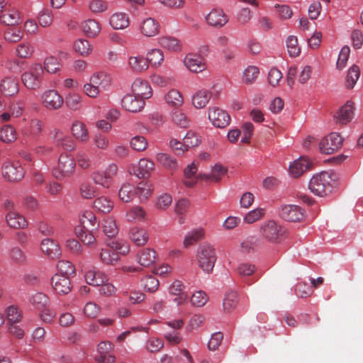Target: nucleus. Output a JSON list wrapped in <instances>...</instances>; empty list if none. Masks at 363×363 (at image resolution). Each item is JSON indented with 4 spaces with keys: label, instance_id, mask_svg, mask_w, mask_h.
I'll return each instance as SVG.
<instances>
[{
    "label": "nucleus",
    "instance_id": "nucleus-8",
    "mask_svg": "<svg viewBox=\"0 0 363 363\" xmlns=\"http://www.w3.org/2000/svg\"><path fill=\"white\" fill-rule=\"evenodd\" d=\"M342 141L343 139L340 135L331 133L320 140L319 149L322 153L332 154L342 146Z\"/></svg>",
    "mask_w": 363,
    "mask_h": 363
},
{
    "label": "nucleus",
    "instance_id": "nucleus-54",
    "mask_svg": "<svg viewBox=\"0 0 363 363\" xmlns=\"http://www.w3.org/2000/svg\"><path fill=\"white\" fill-rule=\"evenodd\" d=\"M166 102L172 106L179 107L184 103V99L182 94L176 89H171L165 96Z\"/></svg>",
    "mask_w": 363,
    "mask_h": 363
},
{
    "label": "nucleus",
    "instance_id": "nucleus-51",
    "mask_svg": "<svg viewBox=\"0 0 363 363\" xmlns=\"http://www.w3.org/2000/svg\"><path fill=\"white\" fill-rule=\"evenodd\" d=\"M81 196L86 199H91L98 194V189L90 182H83L79 186Z\"/></svg>",
    "mask_w": 363,
    "mask_h": 363
},
{
    "label": "nucleus",
    "instance_id": "nucleus-34",
    "mask_svg": "<svg viewBox=\"0 0 363 363\" xmlns=\"http://www.w3.org/2000/svg\"><path fill=\"white\" fill-rule=\"evenodd\" d=\"M1 21L5 25L15 26L21 22L22 17L20 11L13 8L1 16Z\"/></svg>",
    "mask_w": 363,
    "mask_h": 363
},
{
    "label": "nucleus",
    "instance_id": "nucleus-37",
    "mask_svg": "<svg viewBox=\"0 0 363 363\" xmlns=\"http://www.w3.org/2000/svg\"><path fill=\"white\" fill-rule=\"evenodd\" d=\"M198 170L197 165L195 162H192L189 164L184 170V174L185 179L184 180V184L188 187L194 186L197 182V177L195 174Z\"/></svg>",
    "mask_w": 363,
    "mask_h": 363
},
{
    "label": "nucleus",
    "instance_id": "nucleus-7",
    "mask_svg": "<svg viewBox=\"0 0 363 363\" xmlns=\"http://www.w3.org/2000/svg\"><path fill=\"white\" fill-rule=\"evenodd\" d=\"M75 166V160L71 155L62 154L58 160V164L55 171V176L57 179L69 177L73 174Z\"/></svg>",
    "mask_w": 363,
    "mask_h": 363
},
{
    "label": "nucleus",
    "instance_id": "nucleus-22",
    "mask_svg": "<svg viewBox=\"0 0 363 363\" xmlns=\"http://www.w3.org/2000/svg\"><path fill=\"white\" fill-rule=\"evenodd\" d=\"M42 251L51 259H57L61 256L59 245L51 239H44L41 242Z\"/></svg>",
    "mask_w": 363,
    "mask_h": 363
},
{
    "label": "nucleus",
    "instance_id": "nucleus-6",
    "mask_svg": "<svg viewBox=\"0 0 363 363\" xmlns=\"http://www.w3.org/2000/svg\"><path fill=\"white\" fill-rule=\"evenodd\" d=\"M2 175L9 182H18L25 175V171L19 161H6L2 166Z\"/></svg>",
    "mask_w": 363,
    "mask_h": 363
},
{
    "label": "nucleus",
    "instance_id": "nucleus-50",
    "mask_svg": "<svg viewBox=\"0 0 363 363\" xmlns=\"http://www.w3.org/2000/svg\"><path fill=\"white\" fill-rule=\"evenodd\" d=\"M171 118L172 122L181 128H186L190 125V121L186 114L180 109H176L172 111Z\"/></svg>",
    "mask_w": 363,
    "mask_h": 363
},
{
    "label": "nucleus",
    "instance_id": "nucleus-45",
    "mask_svg": "<svg viewBox=\"0 0 363 363\" xmlns=\"http://www.w3.org/2000/svg\"><path fill=\"white\" fill-rule=\"evenodd\" d=\"M211 98L210 93L206 90L197 91L192 98V104L197 108L205 107Z\"/></svg>",
    "mask_w": 363,
    "mask_h": 363
},
{
    "label": "nucleus",
    "instance_id": "nucleus-13",
    "mask_svg": "<svg viewBox=\"0 0 363 363\" xmlns=\"http://www.w3.org/2000/svg\"><path fill=\"white\" fill-rule=\"evenodd\" d=\"M313 162L306 157H301L296 160L289 167V172L294 177H298L304 172L310 170Z\"/></svg>",
    "mask_w": 363,
    "mask_h": 363
},
{
    "label": "nucleus",
    "instance_id": "nucleus-5",
    "mask_svg": "<svg viewBox=\"0 0 363 363\" xmlns=\"http://www.w3.org/2000/svg\"><path fill=\"white\" fill-rule=\"evenodd\" d=\"M118 173V167L112 163L108 165L104 170L94 171L91 178L95 184L108 189L113 181V178Z\"/></svg>",
    "mask_w": 363,
    "mask_h": 363
},
{
    "label": "nucleus",
    "instance_id": "nucleus-26",
    "mask_svg": "<svg viewBox=\"0 0 363 363\" xmlns=\"http://www.w3.org/2000/svg\"><path fill=\"white\" fill-rule=\"evenodd\" d=\"M71 130L73 136L79 142L86 143L89 140V131L84 123L75 121L72 125Z\"/></svg>",
    "mask_w": 363,
    "mask_h": 363
},
{
    "label": "nucleus",
    "instance_id": "nucleus-35",
    "mask_svg": "<svg viewBox=\"0 0 363 363\" xmlns=\"http://www.w3.org/2000/svg\"><path fill=\"white\" fill-rule=\"evenodd\" d=\"M8 225L13 228H24L27 226V221L23 216L18 212L10 211L6 217Z\"/></svg>",
    "mask_w": 363,
    "mask_h": 363
},
{
    "label": "nucleus",
    "instance_id": "nucleus-41",
    "mask_svg": "<svg viewBox=\"0 0 363 363\" xmlns=\"http://www.w3.org/2000/svg\"><path fill=\"white\" fill-rule=\"evenodd\" d=\"M155 168V163L147 159L143 158L140 160L138 162V173L133 172L134 174L138 177H145L150 175V172ZM130 174H133L130 170H128Z\"/></svg>",
    "mask_w": 363,
    "mask_h": 363
},
{
    "label": "nucleus",
    "instance_id": "nucleus-39",
    "mask_svg": "<svg viewBox=\"0 0 363 363\" xmlns=\"http://www.w3.org/2000/svg\"><path fill=\"white\" fill-rule=\"evenodd\" d=\"M9 259L17 265H23L26 263L27 257L25 252L18 247H13L8 252Z\"/></svg>",
    "mask_w": 363,
    "mask_h": 363
},
{
    "label": "nucleus",
    "instance_id": "nucleus-43",
    "mask_svg": "<svg viewBox=\"0 0 363 363\" xmlns=\"http://www.w3.org/2000/svg\"><path fill=\"white\" fill-rule=\"evenodd\" d=\"M94 208L99 212L108 213L113 208V203L106 196H100L94 200Z\"/></svg>",
    "mask_w": 363,
    "mask_h": 363
},
{
    "label": "nucleus",
    "instance_id": "nucleus-4",
    "mask_svg": "<svg viewBox=\"0 0 363 363\" xmlns=\"http://www.w3.org/2000/svg\"><path fill=\"white\" fill-rule=\"evenodd\" d=\"M284 233L283 228L273 220H267L260 225V236L269 242H280Z\"/></svg>",
    "mask_w": 363,
    "mask_h": 363
},
{
    "label": "nucleus",
    "instance_id": "nucleus-29",
    "mask_svg": "<svg viewBox=\"0 0 363 363\" xmlns=\"http://www.w3.org/2000/svg\"><path fill=\"white\" fill-rule=\"evenodd\" d=\"M157 259L156 252L151 248H144L138 254V262L143 267H149Z\"/></svg>",
    "mask_w": 363,
    "mask_h": 363
},
{
    "label": "nucleus",
    "instance_id": "nucleus-11",
    "mask_svg": "<svg viewBox=\"0 0 363 363\" xmlns=\"http://www.w3.org/2000/svg\"><path fill=\"white\" fill-rule=\"evenodd\" d=\"M43 106L48 110H57L64 103L62 96L55 90H48L42 95Z\"/></svg>",
    "mask_w": 363,
    "mask_h": 363
},
{
    "label": "nucleus",
    "instance_id": "nucleus-23",
    "mask_svg": "<svg viewBox=\"0 0 363 363\" xmlns=\"http://www.w3.org/2000/svg\"><path fill=\"white\" fill-rule=\"evenodd\" d=\"M111 79L110 74L104 72H99L94 74L91 77L90 82H92V85H95L103 91L110 87L111 84Z\"/></svg>",
    "mask_w": 363,
    "mask_h": 363
},
{
    "label": "nucleus",
    "instance_id": "nucleus-18",
    "mask_svg": "<svg viewBox=\"0 0 363 363\" xmlns=\"http://www.w3.org/2000/svg\"><path fill=\"white\" fill-rule=\"evenodd\" d=\"M0 91L5 96H14L19 91L18 79L13 77L4 78L0 83Z\"/></svg>",
    "mask_w": 363,
    "mask_h": 363
},
{
    "label": "nucleus",
    "instance_id": "nucleus-42",
    "mask_svg": "<svg viewBox=\"0 0 363 363\" xmlns=\"http://www.w3.org/2000/svg\"><path fill=\"white\" fill-rule=\"evenodd\" d=\"M82 29L88 37H95L99 33L101 27L96 21L89 19L82 23Z\"/></svg>",
    "mask_w": 363,
    "mask_h": 363
},
{
    "label": "nucleus",
    "instance_id": "nucleus-46",
    "mask_svg": "<svg viewBox=\"0 0 363 363\" xmlns=\"http://www.w3.org/2000/svg\"><path fill=\"white\" fill-rule=\"evenodd\" d=\"M135 195V188L133 185L129 183H124L118 191L119 199L125 203L132 201L133 196Z\"/></svg>",
    "mask_w": 363,
    "mask_h": 363
},
{
    "label": "nucleus",
    "instance_id": "nucleus-63",
    "mask_svg": "<svg viewBox=\"0 0 363 363\" xmlns=\"http://www.w3.org/2000/svg\"><path fill=\"white\" fill-rule=\"evenodd\" d=\"M286 46L291 57H297L301 52L298 45V38L294 35H289L286 40Z\"/></svg>",
    "mask_w": 363,
    "mask_h": 363
},
{
    "label": "nucleus",
    "instance_id": "nucleus-59",
    "mask_svg": "<svg viewBox=\"0 0 363 363\" xmlns=\"http://www.w3.org/2000/svg\"><path fill=\"white\" fill-rule=\"evenodd\" d=\"M360 75V71L357 65H353L350 68L346 79V86L348 89H352L356 84Z\"/></svg>",
    "mask_w": 363,
    "mask_h": 363
},
{
    "label": "nucleus",
    "instance_id": "nucleus-31",
    "mask_svg": "<svg viewBox=\"0 0 363 363\" xmlns=\"http://www.w3.org/2000/svg\"><path fill=\"white\" fill-rule=\"evenodd\" d=\"M99 257L102 263L107 265H115L119 260V255L111 247L101 248Z\"/></svg>",
    "mask_w": 363,
    "mask_h": 363
},
{
    "label": "nucleus",
    "instance_id": "nucleus-27",
    "mask_svg": "<svg viewBox=\"0 0 363 363\" xmlns=\"http://www.w3.org/2000/svg\"><path fill=\"white\" fill-rule=\"evenodd\" d=\"M85 279L88 284L100 286L108 281V276L99 270H89L85 274Z\"/></svg>",
    "mask_w": 363,
    "mask_h": 363
},
{
    "label": "nucleus",
    "instance_id": "nucleus-40",
    "mask_svg": "<svg viewBox=\"0 0 363 363\" xmlns=\"http://www.w3.org/2000/svg\"><path fill=\"white\" fill-rule=\"evenodd\" d=\"M146 60L148 61V65H150L152 67L157 68L164 62L163 52L160 49H152L147 53Z\"/></svg>",
    "mask_w": 363,
    "mask_h": 363
},
{
    "label": "nucleus",
    "instance_id": "nucleus-49",
    "mask_svg": "<svg viewBox=\"0 0 363 363\" xmlns=\"http://www.w3.org/2000/svg\"><path fill=\"white\" fill-rule=\"evenodd\" d=\"M152 186L150 182H142L138 184L135 188V195H137L141 201L147 200L152 194Z\"/></svg>",
    "mask_w": 363,
    "mask_h": 363
},
{
    "label": "nucleus",
    "instance_id": "nucleus-2",
    "mask_svg": "<svg viewBox=\"0 0 363 363\" xmlns=\"http://www.w3.org/2000/svg\"><path fill=\"white\" fill-rule=\"evenodd\" d=\"M331 182L330 174L323 172L311 178L308 188L314 194L325 196L332 191Z\"/></svg>",
    "mask_w": 363,
    "mask_h": 363
},
{
    "label": "nucleus",
    "instance_id": "nucleus-58",
    "mask_svg": "<svg viewBox=\"0 0 363 363\" xmlns=\"http://www.w3.org/2000/svg\"><path fill=\"white\" fill-rule=\"evenodd\" d=\"M100 312L101 307L93 301L87 302L83 308V313L88 318H96Z\"/></svg>",
    "mask_w": 363,
    "mask_h": 363
},
{
    "label": "nucleus",
    "instance_id": "nucleus-53",
    "mask_svg": "<svg viewBox=\"0 0 363 363\" xmlns=\"http://www.w3.org/2000/svg\"><path fill=\"white\" fill-rule=\"evenodd\" d=\"M156 160L169 170H174L177 168V161L166 153H158L156 155Z\"/></svg>",
    "mask_w": 363,
    "mask_h": 363
},
{
    "label": "nucleus",
    "instance_id": "nucleus-62",
    "mask_svg": "<svg viewBox=\"0 0 363 363\" xmlns=\"http://www.w3.org/2000/svg\"><path fill=\"white\" fill-rule=\"evenodd\" d=\"M145 211L142 207L135 206L127 213L126 217L129 221H140L145 218Z\"/></svg>",
    "mask_w": 363,
    "mask_h": 363
},
{
    "label": "nucleus",
    "instance_id": "nucleus-16",
    "mask_svg": "<svg viewBox=\"0 0 363 363\" xmlns=\"http://www.w3.org/2000/svg\"><path fill=\"white\" fill-rule=\"evenodd\" d=\"M128 66L131 72L136 74L145 72L149 68L148 61L143 55L130 56Z\"/></svg>",
    "mask_w": 363,
    "mask_h": 363
},
{
    "label": "nucleus",
    "instance_id": "nucleus-32",
    "mask_svg": "<svg viewBox=\"0 0 363 363\" xmlns=\"http://www.w3.org/2000/svg\"><path fill=\"white\" fill-rule=\"evenodd\" d=\"M110 25L113 29H124L130 24L129 17L127 13L118 12L113 13L110 18Z\"/></svg>",
    "mask_w": 363,
    "mask_h": 363
},
{
    "label": "nucleus",
    "instance_id": "nucleus-25",
    "mask_svg": "<svg viewBox=\"0 0 363 363\" xmlns=\"http://www.w3.org/2000/svg\"><path fill=\"white\" fill-rule=\"evenodd\" d=\"M82 229L87 230H97L99 227V222L93 212L86 211L79 218Z\"/></svg>",
    "mask_w": 363,
    "mask_h": 363
},
{
    "label": "nucleus",
    "instance_id": "nucleus-61",
    "mask_svg": "<svg viewBox=\"0 0 363 363\" xmlns=\"http://www.w3.org/2000/svg\"><path fill=\"white\" fill-rule=\"evenodd\" d=\"M130 145L134 150L142 152L147 149L148 143L145 137L136 135L130 140Z\"/></svg>",
    "mask_w": 363,
    "mask_h": 363
},
{
    "label": "nucleus",
    "instance_id": "nucleus-3",
    "mask_svg": "<svg viewBox=\"0 0 363 363\" xmlns=\"http://www.w3.org/2000/svg\"><path fill=\"white\" fill-rule=\"evenodd\" d=\"M196 259L199 266L204 272L207 274L212 272L217 259L215 249L208 244L200 245Z\"/></svg>",
    "mask_w": 363,
    "mask_h": 363
},
{
    "label": "nucleus",
    "instance_id": "nucleus-1",
    "mask_svg": "<svg viewBox=\"0 0 363 363\" xmlns=\"http://www.w3.org/2000/svg\"><path fill=\"white\" fill-rule=\"evenodd\" d=\"M43 74V67L35 63L21 74V82L28 89L37 90L41 86Z\"/></svg>",
    "mask_w": 363,
    "mask_h": 363
},
{
    "label": "nucleus",
    "instance_id": "nucleus-38",
    "mask_svg": "<svg viewBox=\"0 0 363 363\" xmlns=\"http://www.w3.org/2000/svg\"><path fill=\"white\" fill-rule=\"evenodd\" d=\"M204 235L205 232L202 228H196L187 233L184 239L183 245L187 248L203 239Z\"/></svg>",
    "mask_w": 363,
    "mask_h": 363
},
{
    "label": "nucleus",
    "instance_id": "nucleus-19",
    "mask_svg": "<svg viewBox=\"0 0 363 363\" xmlns=\"http://www.w3.org/2000/svg\"><path fill=\"white\" fill-rule=\"evenodd\" d=\"M133 94L140 99H149L152 96V89L146 81L136 79L132 84Z\"/></svg>",
    "mask_w": 363,
    "mask_h": 363
},
{
    "label": "nucleus",
    "instance_id": "nucleus-17",
    "mask_svg": "<svg viewBox=\"0 0 363 363\" xmlns=\"http://www.w3.org/2000/svg\"><path fill=\"white\" fill-rule=\"evenodd\" d=\"M185 66L193 72H201L206 69L203 58L195 54H188L184 59Z\"/></svg>",
    "mask_w": 363,
    "mask_h": 363
},
{
    "label": "nucleus",
    "instance_id": "nucleus-55",
    "mask_svg": "<svg viewBox=\"0 0 363 363\" xmlns=\"http://www.w3.org/2000/svg\"><path fill=\"white\" fill-rule=\"evenodd\" d=\"M227 170L225 168H224L220 164H216L213 168L212 169V171L211 174L204 175L203 177L201 176H199L201 178L204 179H208L215 182H218L220 181L222 177L226 174Z\"/></svg>",
    "mask_w": 363,
    "mask_h": 363
},
{
    "label": "nucleus",
    "instance_id": "nucleus-47",
    "mask_svg": "<svg viewBox=\"0 0 363 363\" xmlns=\"http://www.w3.org/2000/svg\"><path fill=\"white\" fill-rule=\"evenodd\" d=\"M17 139L16 129L10 125H6L0 130V140L6 143H13Z\"/></svg>",
    "mask_w": 363,
    "mask_h": 363
},
{
    "label": "nucleus",
    "instance_id": "nucleus-10",
    "mask_svg": "<svg viewBox=\"0 0 363 363\" xmlns=\"http://www.w3.org/2000/svg\"><path fill=\"white\" fill-rule=\"evenodd\" d=\"M208 118L215 127L219 128H225L230 121V115L218 107H212L208 109Z\"/></svg>",
    "mask_w": 363,
    "mask_h": 363
},
{
    "label": "nucleus",
    "instance_id": "nucleus-15",
    "mask_svg": "<svg viewBox=\"0 0 363 363\" xmlns=\"http://www.w3.org/2000/svg\"><path fill=\"white\" fill-rule=\"evenodd\" d=\"M207 23L213 27L221 28L229 21L228 16L221 9H213L206 16Z\"/></svg>",
    "mask_w": 363,
    "mask_h": 363
},
{
    "label": "nucleus",
    "instance_id": "nucleus-12",
    "mask_svg": "<svg viewBox=\"0 0 363 363\" xmlns=\"http://www.w3.org/2000/svg\"><path fill=\"white\" fill-rule=\"evenodd\" d=\"M52 286L58 294H67L72 289V284L68 277L55 274L52 278Z\"/></svg>",
    "mask_w": 363,
    "mask_h": 363
},
{
    "label": "nucleus",
    "instance_id": "nucleus-30",
    "mask_svg": "<svg viewBox=\"0 0 363 363\" xmlns=\"http://www.w3.org/2000/svg\"><path fill=\"white\" fill-rule=\"evenodd\" d=\"M159 45L170 52H179L182 50V43L172 36H162L158 40Z\"/></svg>",
    "mask_w": 363,
    "mask_h": 363
},
{
    "label": "nucleus",
    "instance_id": "nucleus-28",
    "mask_svg": "<svg viewBox=\"0 0 363 363\" xmlns=\"http://www.w3.org/2000/svg\"><path fill=\"white\" fill-rule=\"evenodd\" d=\"M353 103L350 101L342 106L335 116V120L337 123L345 124L350 121L353 116Z\"/></svg>",
    "mask_w": 363,
    "mask_h": 363
},
{
    "label": "nucleus",
    "instance_id": "nucleus-48",
    "mask_svg": "<svg viewBox=\"0 0 363 363\" xmlns=\"http://www.w3.org/2000/svg\"><path fill=\"white\" fill-rule=\"evenodd\" d=\"M238 303V298L237 293L234 291H228L225 294L223 299V306L224 311L228 313L232 311L235 308Z\"/></svg>",
    "mask_w": 363,
    "mask_h": 363
},
{
    "label": "nucleus",
    "instance_id": "nucleus-24",
    "mask_svg": "<svg viewBox=\"0 0 363 363\" xmlns=\"http://www.w3.org/2000/svg\"><path fill=\"white\" fill-rule=\"evenodd\" d=\"M43 126V124L40 120L38 118L32 119L29 125L22 129V135L24 138H35L40 135Z\"/></svg>",
    "mask_w": 363,
    "mask_h": 363
},
{
    "label": "nucleus",
    "instance_id": "nucleus-44",
    "mask_svg": "<svg viewBox=\"0 0 363 363\" xmlns=\"http://www.w3.org/2000/svg\"><path fill=\"white\" fill-rule=\"evenodd\" d=\"M101 228L104 233L109 238L116 236L118 232L116 220L111 217H108L103 220Z\"/></svg>",
    "mask_w": 363,
    "mask_h": 363
},
{
    "label": "nucleus",
    "instance_id": "nucleus-36",
    "mask_svg": "<svg viewBox=\"0 0 363 363\" xmlns=\"http://www.w3.org/2000/svg\"><path fill=\"white\" fill-rule=\"evenodd\" d=\"M94 231V230H87L84 229H76V234L84 245L89 247H96L97 241L93 234Z\"/></svg>",
    "mask_w": 363,
    "mask_h": 363
},
{
    "label": "nucleus",
    "instance_id": "nucleus-14",
    "mask_svg": "<svg viewBox=\"0 0 363 363\" xmlns=\"http://www.w3.org/2000/svg\"><path fill=\"white\" fill-rule=\"evenodd\" d=\"M145 101L134 94H127L121 100L122 106L130 112H139L145 106Z\"/></svg>",
    "mask_w": 363,
    "mask_h": 363
},
{
    "label": "nucleus",
    "instance_id": "nucleus-57",
    "mask_svg": "<svg viewBox=\"0 0 363 363\" xmlns=\"http://www.w3.org/2000/svg\"><path fill=\"white\" fill-rule=\"evenodd\" d=\"M23 35L20 28H9L4 32V38L9 43H17L23 38Z\"/></svg>",
    "mask_w": 363,
    "mask_h": 363
},
{
    "label": "nucleus",
    "instance_id": "nucleus-9",
    "mask_svg": "<svg viewBox=\"0 0 363 363\" xmlns=\"http://www.w3.org/2000/svg\"><path fill=\"white\" fill-rule=\"evenodd\" d=\"M279 216L287 221L299 222L304 217V210L296 205H284L280 208Z\"/></svg>",
    "mask_w": 363,
    "mask_h": 363
},
{
    "label": "nucleus",
    "instance_id": "nucleus-52",
    "mask_svg": "<svg viewBox=\"0 0 363 363\" xmlns=\"http://www.w3.org/2000/svg\"><path fill=\"white\" fill-rule=\"evenodd\" d=\"M259 74V68L255 66H248L243 72L242 80L246 84L254 83Z\"/></svg>",
    "mask_w": 363,
    "mask_h": 363
},
{
    "label": "nucleus",
    "instance_id": "nucleus-64",
    "mask_svg": "<svg viewBox=\"0 0 363 363\" xmlns=\"http://www.w3.org/2000/svg\"><path fill=\"white\" fill-rule=\"evenodd\" d=\"M142 281V285L147 292H155L159 288V281L153 276H147Z\"/></svg>",
    "mask_w": 363,
    "mask_h": 363
},
{
    "label": "nucleus",
    "instance_id": "nucleus-21",
    "mask_svg": "<svg viewBox=\"0 0 363 363\" xmlns=\"http://www.w3.org/2000/svg\"><path fill=\"white\" fill-rule=\"evenodd\" d=\"M113 349L110 342H101L98 345V352L100 354L96 357V360L100 363H113L116 360L114 356L107 354Z\"/></svg>",
    "mask_w": 363,
    "mask_h": 363
},
{
    "label": "nucleus",
    "instance_id": "nucleus-33",
    "mask_svg": "<svg viewBox=\"0 0 363 363\" xmlns=\"http://www.w3.org/2000/svg\"><path fill=\"white\" fill-rule=\"evenodd\" d=\"M129 235L130 240L138 246L145 245L149 239L146 230L138 227L133 228Z\"/></svg>",
    "mask_w": 363,
    "mask_h": 363
},
{
    "label": "nucleus",
    "instance_id": "nucleus-60",
    "mask_svg": "<svg viewBox=\"0 0 363 363\" xmlns=\"http://www.w3.org/2000/svg\"><path fill=\"white\" fill-rule=\"evenodd\" d=\"M16 52L21 58H29L34 52V48L29 43H22L17 45Z\"/></svg>",
    "mask_w": 363,
    "mask_h": 363
},
{
    "label": "nucleus",
    "instance_id": "nucleus-20",
    "mask_svg": "<svg viewBox=\"0 0 363 363\" xmlns=\"http://www.w3.org/2000/svg\"><path fill=\"white\" fill-rule=\"evenodd\" d=\"M140 30L143 35L152 37L159 33L160 24L155 18L149 17L142 21Z\"/></svg>",
    "mask_w": 363,
    "mask_h": 363
},
{
    "label": "nucleus",
    "instance_id": "nucleus-56",
    "mask_svg": "<svg viewBox=\"0 0 363 363\" xmlns=\"http://www.w3.org/2000/svg\"><path fill=\"white\" fill-rule=\"evenodd\" d=\"M66 106L72 111L79 110L82 107V97L76 93H69L65 97Z\"/></svg>",
    "mask_w": 363,
    "mask_h": 363
}]
</instances>
